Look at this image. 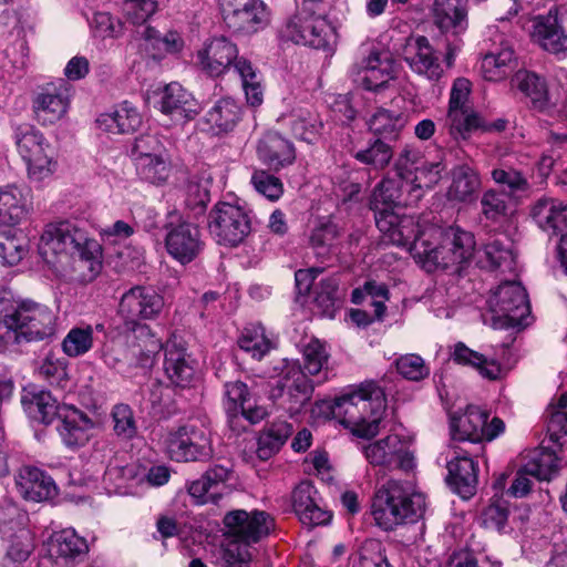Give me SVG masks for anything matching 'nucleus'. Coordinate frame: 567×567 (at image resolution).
Wrapping results in <instances>:
<instances>
[{"instance_id": "dca6fc26", "label": "nucleus", "mask_w": 567, "mask_h": 567, "mask_svg": "<svg viewBox=\"0 0 567 567\" xmlns=\"http://www.w3.org/2000/svg\"><path fill=\"white\" fill-rule=\"evenodd\" d=\"M165 247L168 255L182 265L195 260L204 250L199 228L188 221L171 223L166 227Z\"/></svg>"}, {"instance_id": "aec40b11", "label": "nucleus", "mask_w": 567, "mask_h": 567, "mask_svg": "<svg viewBox=\"0 0 567 567\" xmlns=\"http://www.w3.org/2000/svg\"><path fill=\"white\" fill-rule=\"evenodd\" d=\"M164 349V370L169 381L179 388L190 386L196 375V361L186 348L174 340H168Z\"/></svg>"}, {"instance_id": "a19ab883", "label": "nucleus", "mask_w": 567, "mask_h": 567, "mask_svg": "<svg viewBox=\"0 0 567 567\" xmlns=\"http://www.w3.org/2000/svg\"><path fill=\"white\" fill-rule=\"evenodd\" d=\"M406 123L408 116L404 113L381 107L370 116L368 127L381 138L396 141Z\"/></svg>"}, {"instance_id": "72a5a7b5", "label": "nucleus", "mask_w": 567, "mask_h": 567, "mask_svg": "<svg viewBox=\"0 0 567 567\" xmlns=\"http://www.w3.org/2000/svg\"><path fill=\"white\" fill-rule=\"evenodd\" d=\"M230 470L224 465L209 467L198 480L190 482L187 486L188 494L197 504L214 503L220 497L218 487L230 477Z\"/></svg>"}, {"instance_id": "37998d69", "label": "nucleus", "mask_w": 567, "mask_h": 567, "mask_svg": "<svg viewBox=\"0 0 567 567\" xmlns=\"http://www.w3.org/2000/svg\"><path fill=\"white\" fill-rule=\"evenodd\" d=\"M524 473L538 481H550L559 471V460L555 452L545 447L536 449L527 455Z\"/></svg>"}, {"instance_id": "603ef678", "label": "nucleus", "mask_w": 567, "mask_h": 567, "mask_svg": "<svg viewBox=\"0 0 567 567\" xmlns=\"http://www.w3.org/2000/svg\"><path fill=\"white\" fill-rule=\"evenodd\" d=\"M239 348L252 359L261 360L271 349V342L259 324L246 327L238 340Z\"/></svg>"}, {"instance_id": "bf43d9fd", "label": "nucleus", "mask_w": 567, "mask_h": 567, "mask_svg": "<svg viewBox=\"0 0 567 567\" xmlns=\"http://www.w3.org/2000/svg\"><path fill=\"white\" fill-rule=\"evenodd\" d=\"M34 550V539L30 529L19 527L9 535L6 558L13 563L25 561Z\"/></svg>"}, {"instance_id": "5701e85b", "label": "nucleus", "mask_w": 567, "mask_h": 567, "mask_svg": "<svg viewBox=\"0 0 567 567\" xmlns=\"http://www.w3.org/2000/svg\"><path fill=\"white\" fill-rule=\"evenodd\" d=\"M354 82L368 91L383 89L392 79V65L382 60L379 51L372 50L360 63L352 66Z\"/></svg>"}, {"instance_id": "864d4df0", "label": "nucleus", "mask_w": 567, "mask_h": 567, "mask_svg": "<svg viewBox=\"0 0 567 567\" xmlns=\"http://www.w3.org/2000/svg\"><path fill=\"white\" fill-rule=\"evenodd\" d=\"M303 354V372L310 375H319L327 370L329 361V351L326 343L317 338H311L302 350Z\"/></svg>"}, {"instance_id": "c03bdc74", "label": "nucleus", "mask_w": 567, "mask_h": 567, "mask_svg": "<svg viewBox=\"0 0 567 567\" xmlns=\"http://www.w3.org/2000/svg\"><path fill=\"white\" fill-rule=\"evenodd\" d=\"M233 66L241 79V85L248 104L251 106L260 105L264 100V92L258 70L249 60L238 55L233 63Z\"/></svg>"}, {"instance_id": "f03ea898", "label": "nucleus", "mask_w": 567, "mask_h": 567, "mask_svg": "<svg viewBox=\"0 0 567 567\" xmlns=\"http://www.w3.org/2000/svg\"><path fill=\"white\" fill-rule=\"evenodd\" d=\"M420 199L416 184L410 178L386 176L373 189L370 209L374 213L375 225L391 244H404L414 238L419 217L401 215L394 210L399 205H411Z\"/></svg>"}, {"instance_id": "6e6552de", "label": "nucleus", "mask_w": 567, "mask_h": 567, "mask_svg": "<svg viewBox=\"0 0 567 567\" xmlns=\"http://www.w3.org/2000/svg\"><path fill=\"white\" fill-rule=\"evenodd\" d=\"M16 143L30 178L40 182L54 172V151L40 131L21 126L16 132Z\"/></svg>"}, {"instance_id": "3c124183", "label": "nucleus", "mask_w": 567, "mask_h": 567, "mask_svg": "<svg viewBox=\"0 0 567 567\" xmlns=\"http://www.w3.org/2000/svg\"><path fill=\"white\" fill-rule=\"evenodd\" d=\"M313 301L321 315L333 318L341 301L338 280L333 277L322 279L315 287Z\"/></svg>"}, {"instance_id": "4c0bfd02", "label": "nucleus", "mask_w": 567, "mask_h": 567, "mask_svg": "<svg viewBox=\"0 0 567 567\" xmlns=\"http://www.w3.org/2000/svg\"><path fill=\"white\" fill-rule=\"evenodd\" d=\"M241 106L233 99L218 100L206 113L205 123L213 134L233 131L241 118Z\"/></svg>"}, {"instance_id": "4d7b16f0", "label": "nucleus", "mask_w": 567, "mask_h": 567, "mask_svg": "<svg viewBox=\"0 0 567 567\" xmlns=\"http://www.w3.org/2000/svg\"><path fill=\"white\" fill-rule=\"evenodd\" d=\"M447 123L450 133L454 138H467L473 132L482 127V118L477 113L471 109H460L456 111H449Z\"/></svg>"}, {"instance_id": "f3484780", "label": "nucleus", "mask_w": 567, "mask_h": 567, "mask_svg": "<svg viewBox=\"0 0 567 567\" xmlns=\"http://www.w3.org/2000/svg\"><path fill=\"white\" fill-rule=\"evenodd\" d=\"M403 59L412 72L429 81H439L444 73L437 51L423 35L408 39L403 49Z\"/></svg>"}, {"instance_id": "39448f33", "label": "nucleus", "mask_w": 567, "mask_h": 567, "mask_svg": "<svg viewBox=\"0 0 567 567\" xmlns=\"http://www.w3.org/2000/svg\"><path fill=\"white\" fill-rule=\"evenodd\" d=\"M425 511V496L411 482L389 480L374 493L372 515L379 527L393 530L399 525L415 523Z\"/></svg>"}, {"instance_id": "20e7f679", "label": "nucleus", "mask_w": 567, "mask_h": 567, "mask_svg": "<svg viewBox=\"0 0 567 567\" xmlns=\"http://www.w3.org/2000/svg\"><path fill=\"white\" fill-rule=\"evenodd\" d=\"M164 307L163 297L151 287L136 286L126 291L120 301L118 313L124 319L126 332L133 333L134 339H141L143 344L133 349V354L144 357L147 364L152 357H156L163 344L152 332L148 326L140 323L141 319L156 318Z\"/></svg>"}, {"instance_id": "c756f323", "label": "nucleus", "mask_w": 567, "mask_h": 567, "mask_svg": "<svg viewBox=\"0 0 567 567\" xmlns=\"http://www.w3.org/2000/svg\"><path fill=\"white\" fill-rule=\"evenodd\" d=\"M532 38L544 50L551 53L567 51V34L558 22V9L549 10L547 16L537 17L533 24Z\"/></svg>"}, {"instance_id": "58836bf2", "label": "nucleus", "mask_w": 567, "mask_h": 567, "mask_svg": "<svg viewBox=\"0 0 567 567\" xmlns=\"http://www.w3.org/2000/svg\"><path fill=\"white\" fill-rule=\"evenodd\" d=\"M450 358L457 364L470 365L487 380L499 378L502 368L494 359H487L484 354L470 349L465 343L457 342L453 347Z\"/></svg>"}, {"instance_id": "ddd939ff", "label": "nucleus", "mask_w": 567, "mask_h": 567, "mask_svg": "<svg viewBox=\"0 0 567 567\" xmlns=\"http://www.w3.org/2000/svg\"><path fill=\"white\" fill-rule=\"evenodd\" d=\"M83 231L69 221L50 224L45 227L39 243V254L49 265H56L71 258Z\"/></svg>"}, {"instance_id": "412c9836", "label": "nucleus", "mask_w": 567, "mask_h": 567, "mask_svg": "<svg viewBox=\"0 0 567 567\" xmlns=\"http://www.w3.org/2000/svg\"><path fill=\"white\" fill-rule=\"evenodd\" d=\"M14 481L19 494L25 501L47 502L58 494L53 478L43 470L34 466H22Z\"/></svg>"}, {"instance_id": "b1692460", "label": "nucleus", "mask_w": 567, "mask_h": 567, "mask_svg": "<svg viewBox=\"0 0 567 567\" xmlns=\"http://www.w3.org/2000/svg\"><path fill=\"white\" fill-rule=\"evenodd\" d=\"M258 158L269 168L279 171L296 159L292 143L277 132H267L257 145Z\"/></svg>"}, {"instance_id": "8fccbe9b", "label": "nucleus", "mask_w": 567, "mask_h": 567, "mask_svg": "<svg viewBox=\"0 0 567 567\" xmlns=\"http://www.w3.org/2000/svg\"><path fill=\"white\" fill-rule=\"evenodd\" d=\"M292 427L287 422H276L262 431L258 439L257 455L266 461L277 453L291 435Z\"/></svg>"}, {"instance_id": "6ab92c4d", "label": "nucleus", "mask_w": 567, "mask_h": 567, "mask_svg": "<svg viewBox=\"0 0 567 567\" xmlns=\"http://www.w3.org/2000/svg\"><path fill=\"white\" fill-rule=\"evenodd\" d=\"M237 55V45L225 37H218L197 52L196 63L209 76H220L229 70Z\"/></svg>"}, {"instance_id": "c85d7f7f", "label": "nucleus", "mask_w": 567, "mask_h": 567, "mask_svg": "<svg viewBox=\"0 0 567 567\" xmlns=\"http://www.w3.org/2000/svg\"><path fill=\"white\" fill-rule=\"evenodd\" d=\"M58 417L61 420L58 431L65 445L82 446L89 441L93 423L85 413L73 406L63 405Z\"/></svg>"}, {"instance_id": "4be33fe9", "label": "nucleus", "mask_w": 567, "mask_h": 567, "mask_svg": "<svg viewBox=\"0 0 567 567\" xmlns=\"http://www.w3.org/2000/svg\"><path fill=\"white\" fill-rule=\"evenodd\" d=\"M529 216L544 231L558 235L567 230V203L559 198L539 197L530 204Z\"/></svg>"}, {"instance_id": "e433bc0d", "label": "nucleus", "mask_w": 567, "mask_h": 567, "mask_svg": "<svg viewBox=\"0 0 567 567\" xmlns=\"http://www.w3.org/2000/svg\"><path fill=\"white\" fill-rule=\"evenodd\" d=\"M466 0H434V23L442 30L455 29L457 32L467 27Z\"/></svg>"}, {"instance_id": "ea45409f", "label": "nucleus", "mask_w": 567, "mask_h": 567, "mask_svg": "<svg viewBox=\"0 0 567 567\" xmlns=\"http://www.w3.org/2000/svg\"><path fill=\"white\" fill-rule=\"evenodd\" d=\"M513 89H517L528 97L535 109L544 110L548 105L546 81L534 72L519 70L511 80Z\"/></svg>"}, {"instance_id": "473e14b6", "label": "nucleus", "mask_w": 567, "mask_h": 567, "mask_svg": "<svg viewBox=\"0 0 567 567\" xmlns=\"http://www.w3.org/2000/svg\"><path fill=\"white\" fill-rule=\"evenodd\" d=\"M517 65L513 47L508 41L501 40L487 52L481 62V72L487 81H501L511 74Z\"/></svg>"}, {"instance_id": "680f3d73", "label": "nucleus", "mask_w": 567, "mask_h": 567, "mask_svg": "<svg viewBox=\"0 0 567 567\" xmlns=\"http://www.w3.org/2000/svg\"><path fill=\"white\" fill-rule=\"evenodd\" d=\"M55 551L60 557L75 559L87 554L89 546L83 537L72 529H64L54 537Z\"/></svg>"}, {"instance_id": "2f4dec72", "label": "nucleus", "mask_w": 567, "mask_h": 567, "mask_svg": "<svg viewBox=\"0 0 567 567\" xmlns=\"http://www.w3.org/2000/svg\"><path fill=\"white\" fill-rule=\"evenodd\" d=\"M194 106L192 94L177 82L167 84L161 93L159 110L177 122L194 118L196 115Z\"/></svg>"}, {"instance_id": "a211bd4d", "label": "nucleus", "mask_w": 567, "mask_h": 567, "mask_svg": "<svg viewBox=\"0 0 567 567\" xmlns=\"http://www.w3.org/2000/svg\"><path fill=\"white\" fill-rule=\"evenodd\" d=\"M452 457L447 462L449 485L463 498L472 496L477 486V463L474 461V452L462 446H452Z\"/></svg>"}, {"instance_id": "f257e3e1", "label": "nucleus", "mask_w": 567, "mask_h": 567, "mask_svg": "<svg viewBox=\"0 0 567 567\" xmlns=\"http://www.w3.org/2000/svg\"><path fill=\"white\" fill-rule=\"evenodd\" d=\"M385 398L382 389L373 381L363 382L332 403L322 401L316 404L313 414L330 415L359 437H373L380 431L385 412Z\"/></svg>"}, {"instance_id": "4468645a", "label": "nucleus", "mask_w": 567, "mask_h": 567, "mask_svg": "<svg viewBox=\"0 0 567 567\" xmlns=\"http://www.w3.org/2000/svg\"><path fill=\"white\" fill-rule=\"evenodd\" d=\"M363 453L371 465L389 471L399 468L408 472L415 465L414 455L409 450L408 443L395 434L365 445Z\"/></svg>"}, {"instance_id": "2eb2a0df", "label": "nucleus", "mask_w": 567, "mask_h": 567, "mask_svg": "<svg viewBox=\"0 0 567 567\" xmlns=\"http://www.w3.org/2000/svg\"><path fill=\"white\" fill-rule=\"evenodd\" d=\"M413 233L414 238H411L408 243L395 245L406 247L413 257L423 262L425 267H441L447 269L452 266L466 262L464 258H458V254L447 245L444 238H441L439 246H432L425 238V236L429 235L427 226L422 225L420 221Z\"/></svg>"}, {"instance_id": "49530a36", "label": "nucleus", "mask_w": 567, "mask_h": 567, "mask_svg": "<svg viewBox=\"0 0 567 567\" xmlns=\"http://www.w3.org/2000/svg\"><path fill=\"white\" fill-rule=\"evenodd\" d=\"M212 177L192 174L185 185V204L195 216L202 215L210 200Z\"/></svg>"}, {"instance_id": "f704fd0d", "label": "nucleus", "mask_w": 567, "mask_h": 567, "mask_svg": "<svg viewBox=\"0 0 567 567\" xmlns=\"http://www.w3.org/2000/svg\"><path fill=\"white\" fill-rule=\"evenodd\" d=\"M286 379L290 381V384H287L288 391L284 398L282 406L293 416L310 400L313 384L297 364L286 365Z\"/></svg>"}, {"instance_id": "cd10ccee", "label": "nucleus", "mask_w": 567, "mask_h": 567, "mask_svg": "<svg viewBox=\"0 0 567 567\" xmlns=\"http://www.w3.org/2000/svg\"><path fill=\"white\" fill-rule=\"evenodd\" d=\"M488 421V413L478 406H467L465 413L451 421V440L456 443L484 442V426Z\"/></svg>"}, {"instance_id": "69168bd1", "label": "nucleus", "mask_w": 567, "mask_h": 567, "mask_svg": "<svg viewBox=\"0 0 567 567\" xmlns=\"http://www.w3.org/2000/svg\"><path fill=\"white\" fill-rule=\"evenodd\" d=\"M93 344V329L73 328L69 331L62 342V349L69 357H79L86 353Z\"/></svg>"}, {"instance_id": "de8ad7c7", "label": "nucleus", "mask_w": 567, "mask_h": 567, "mask_svg": "<svg viewBox=\"0 0 567 567\" xmlns=\"http://www.w3.org/2000/svg\"><path fill=\"white\" fill-rule=\"evenodd\" d=\"M353 157L374 171H382L393 158V147L381 137L370 140L367 145L357 151Z\"/></svg>"}, {"instance_id": "5fc2aeb1", "label": "nucleus", "mask_w": 567, "mask_h": 567, "mask_svg": "<svg viewBox=\"0 0 567 567\" xmlns=\"http://www.w3.org/2000/svg\"><path fill=\"white\" fill-rule=\"evenodd\" d=\"M491 176L496 184L506 187L512 196L530 190V184L523 172L507 163L493 168Z\"/></svg>"}, {"instance_id": "09e8293b", "label": "nucleus", "mask_w": 567, "mask_h": 567, "mask_svg": "<svg viewBox=\"0 0 567 567\" xmlns=\"http://www.w3.org/2000/svg\"><path fill=\"white\" fill-rule=\"evenodd\" d=\"M429 236L439 235L447 241L458 258H464L466 261L473 256L475 249L474 235L470 231L463 230L457 226H450L446 229H441L434 225L427 226Z\"/></svg>"}, {"instance_id": "a18cd8bd", "label": "nucleus", "mask_w": 567, "mask_h": 567, "mask_svg": "<svg viewBox=\"0 0 567 567\" xmlns=\"http://www.w3.org/2000/svg\"><path fill=\"white\" fill-rule=\"evenodd\" d=\"M288 123L295 137L308 143L317 138L322 127L319 115L310 107L295 109L288 117Z\"/></svg>"}, {"instance_id": "79ce46f5", "label": "nucleus", "mask_w": 567, "mask_h": 567, "mask_svg": "<svg viewBox=\"0 0 567 567\" xmlns=\"http://www.w3.org/2000/svg\"><path fill=\"white\" fill-rule=\"evenodd\" d=\"M125 344L127 349L124 348L122 343H114L109 347L103 354L104 362L111 368H118L121 364L127 365H140L143 368L152 367L155 360V357H152L147 364L143 363L144 357L133 354V349L138 347V344H143L141 339H134L133 333L127 332L125 337Z\"/></svg>"}, {"instance_id": "9b49d317", "label": "nucleus", "mask_w": 567, "mask_h": 567, "mask_svg": "<svg viewBox=\"0 0 567 567\" xmlns=\"http://www.w3.org/2000/svg\"><path fill=\"white\" fill-rule=\"evenodd\" d=\"M491 310L504 317L507 324L526 327L530 323V305L525 288L517 281H505L488 300Z\"/></svg>"}, {"instance_id": "423d86ee", "label": "nucleus", "mask_w": 567, "mask_h": 567, "mask_svg": "<svg viewBox=\"0 0 567 567\" xmlns=\"http://www.w3.org/2000/svg\"><path fill=\"white\" fill-rule=\"evenodd\" d=\"M14 333L20 342L39 341L54 336L56 317L47 306L31 301L0 298V327Z\"/></svg>"}, {"instance_id": "6e6d98bb", "label": "nucleus", "mask_w": 567, "mask_h": 567, "mask_svg": "<svg viewBox=\"0 0 567 567\" xmlns=\"http://www.w3.org/2000/svg\"><path fill=\"white\" fill-rule=\"evenodd\" d=\"M135 164L141 177L152 184H162L169 176V165L161 154L136 157Z\"/></svg>"}, {"instance_id": "bb28decb", "label": "nucleus", "mask_w": 567, "mask_h": 567, "mask_svg": "<svg viewBox=\"0 0 567 567\" xmlns=\"http://www.w3.org/2000/svg\"><path fill=\"white\" fill-rule=\"evenodd\" d=\"M482 187L481 176L476 168L468 164H460L451 171V184L446 196L456 203H473Z\"/></svg>"}, {"instance_id": "338daca9", "label": "nucleus", "mask_w": 567, "mask_h": 567, "mask_svg": "<svg viewBox=\"0 0 567 567\" xmlns=\"http://www.w3.org/2000/svg\"><path fill=\"white\" fill-rule=\"evenodd\" d=\"M353 567H392L385 548L378 539L365 540L359 550V560Z\"/></svg>"}, {"instance_id": "7c9ffc66", "label": "nucleus", "mask_w": 567, "mask_h": 567, "mask_svg": "<svg viewBox=\"0 0 567 567\" xmlns=\"http://www.w3.org/2000/svg\"><path fill=\"white\" fill-rule=\"evenodd\" d=\"M30 212L29 192L17 185L0 187V224L14 226L27 219Z\"/></svg>"}, {"instance_id": "774afa93", "label": "nucleus", "mask_w": 567, "mask_h": 567, "mask_svg": "<svg viewBox=\"0 0 567 567\" xmlns=\"http://www.w3.org/2000/svg\"><path fill=\"white\" fill-rule=\"evenodd\" d=\"M251 184L257 193L270 202L278 200L284 194L281 179L264 169H257L252 173Z\"/></svg>"}, {"instance_id": "f8f14e48", "label": "nucleus", "mask_w": 567, "mask_h": 567, "mask_svg": "<svg viewBox=\"0 0 567 567\" xmlns=\"http://www.w3.org/2000/svg\"><path fill=\"white\" fill-rule=\"evenodd\" d=\"M71 97L72 87L65 80L43 85L32 99L35 121L43 126L59 122L66 115Z\"/></svg>"}, {"instance_id": "393cba45", "label": "nucleus", "mask_w": 567, "mask_h": 567, "mask_svg": "<svg viewBox=\"0 0 567 567\" xmlns=\"http://www.w3.org/2000/svg\"><path fill=\"white\" fill-rule=\"evenodd\" d=\"M313 30L323 31V37L331 34L330 22L321 17L313 13H309L306 10H301L290 17L285 24L280 28V37L284 40L291 41L296 44H308V37Z\"/></svg>"}, {"instance_id": "a878e982", "label": "nucleus", "mask_w": 567, "mask_h": 567, "mask_svg": "<svg viewBox=\"0 0 567 567\" xmlns=\"http://www.w3.org/2000/svg\"><path fill=\"white\" fill-rule=\"evenodd\" d=\"M21 403L30 419L47 425L51 424L62 412V406L49 391L35 386L23 390Z\"/></svg>"}, {"instance_id": "0e129e2a", "label": "nucleus", "mask_w": 567, "mask_h": 567, "mask_svg": "<svg viewBox=\"0 0 567 567\" xmlns=\"http://www.w3.org/2000/svg\"><path fill=\"white\" fill-rule=\"evenodd\" d=\"M71 258L83 264L92 274H96L101 269L102 249L100 244L90 239L83 233V239L76 245Z\"/></svg>"}, {"instance_id": "13d9d810", "label": "nucleus", "mask_w": 567, "mask_h": 567, "mask_svg": "<svg viewBox=\"0 0 567 567\" xmlns=\"http://www.w3.org/2000/svg\"><path fill=\"white\" fill-rule=\"evenodd\" d=\"M224 388V406L233 425L238 420L240 410L250 400V393L241 381L227 382Z\"/></svg>"}, {"instance_id": "9d476101", "label": "nucleus", "mask_w": 567, "mask_h": 567, "mask_svg": "<svg viewBox=\"0 0 567 567\" xmlns=\"http://www.w3.org/2000/svg\"><path fill=\"white\" fill-rule=\"evenodd\" d=\"M223 21L235 34L250 35L269 23V11L262 0H219Z\"/></svg>"}, {"instance_id": "052dcab7", "label": "nucleus", "mask_w": 567, "mask_h": 567, "mask_svg": "<svg viewBox=\"0 0 567 567\" xmlns=\"http://www.w3.org/2000/svg\"><path fill=\"white\" fill-rule=\"evenodd\" d=\"M484 256L488 266L493 269L504 268L512 270L515 266V255L513 245L506 239H493L483 248Z\"/></svg>"}, {"instance_id": "c9c22d12", "label": "nucleus", "mask_w": 567, "mask_h": 567, "mask_svg": "<svg viewBox=\"0 0 567 567\" xmlns=\"http://www.w3.org/2000/svg\"><path fill=\"white\" fill-rule=\"evenodd\" d=\"M97 124L101 130L112 134H128L141 126L142 116L136 107L125 101L112 112L101 114Z\"/></svg>"}, {"instance_id": "0eeeda50", "label": "nucleus", "mask_w": 567, "mask_h": 567, "mask_svg": "<svg viewBox=\"0 0 567 567\" xmlns=\"http://www.w3.org/2000/svg\"><path fill=\"white\" fill-rule=\"evenodd\" d=\"M208 229L217 244L237 247L252 230L250 213L237 204L218 202L209 212Z\"/></svg>"}, {"instance_id": "1a4fd4ad", "label": "nucleus", "mask_w": 567, "mask_h": 567, "mask_svg": "<svg viewBox=\"0 0 567 567\" xmlns=\"http://www.w3.org/2000/svg\"><path fill=\"white\" fill-rule=\"evenodd\" d=\"M165 449L176 462H196L212 456L213 447L208 431L196 424H184L167 433Z\"/></svg>"}, {"instance_id": "7ed1b4c3", "label": "nucleus", "mask_w": 567, "mask_h": 567, "mask_svg": "<svg viewBox=\"0 0 567 567\" xmlns=\"http://www.w3.org/2000/svg\"><path fill=\"white\" fill-rule=\"evenodd\" d=\"M227 540L224 550L225 567H249L250 547L266 538L275 529L272 516L259 509H234L223 519Z\"/></svg>"}, {"instance_id": "e2e57ef3", "label": "nucleus", "mask_w": 567, "mask_h": 567, "mask_svg": "<svg viewBox=\"0 0 567 567\" xmlns=\"http://www.w3.org/2000/svg\"><path fill=\"white\" fill-rule=\"evenodd\" d=\"M113 431L122 440H131L137 434L134 411L127 404L120 403L112 410Z\"/></svg>"}]
</instances>
